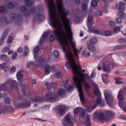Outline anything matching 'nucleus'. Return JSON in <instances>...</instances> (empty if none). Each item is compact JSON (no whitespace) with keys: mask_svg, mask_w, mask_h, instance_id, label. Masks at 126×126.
<instances>
[{"mask_svg":"<svg viewBox=\"0 0 126 126\" xmlns=\"http://www.w3.org/2000/svg\"><path fill=\"white\" fill-rule=\"evenodd\" d=\"M10 84H11V87L12 88L15 89L17 87V83L15 80L9 81L5 82L4 83L2 84L1 85L3 88H5L6 87L8 86Z\"/></svg>","mask_w":126,"mask_h":126,"instance_id":"nucleus-8","label":"nucleus"},{"mask_svg":"<svg viewBox=\"0 0 126 126\" xmlns=\"http://www.w3.org/2000/svg\"><path fill=\"white\" fill-rule=\"evenodd\" d=\"M0 66L1 67L3 71L5 72L8 71L10 67L8 65H6V63H4L0 65Z\"/></svg>","mask_w":126,"mask_h":126,"instance_id":"nucleus-13","label":"nucleus"},{"mask_svg":"<svg viewBox=\"0 0 126 126\" xmlns=\"http://www.w3.org/2000/svg\"><path fill=\"white\" fill-rule=\"evenodd\" d=\"M9 31V30L8 29H6L4 30L2 36L1 38L2 39H4L6 38L8 34Z\"/></svg>","mask_w":126,"mask_h":126,"instance_id":"nucleus-19","label":"nucleus"},{"mask_svg":"<svg viewBox=\"0 0 126 126\" xmlns=\"http://www.w3.org/2000/svg\"><path fill=\"white\" fill-rule=\"evenodd\" d=\"M65 119L68 125H70V126H72L73 123L71 121L70 114V113H68L65 117Z\"/></svg>","mask_w":126,"mask_h":126,"instance_id":"nucleus-11","label":"nucleus"},{"mask_svg":"<svg viewBox=\"0 0 126 126\" xmlns=\"http://www.w3.org/2000/svg\"><path fill=\"white\" fill-rule=\"evenodd\" d=\"M13 40V37L10 36H9L7 42L8 44H10L12 42Z\"/></svg>","mask_w":126,"mask_h":126,"instance_id":"nucleus-39","label":"nucleus"},{"mask_svg":"<svg viewBox=\"0 0 126 126\" xmlns=\"http://www.w3.org/2000/svg\"><path fill=\"white\" fill-rule=\"evenodd\" d=\"M103 34L102 35L105 36H109L112 35L111 32L110 31H107L105 32H103Z\"/></svg>","mask_w":126,"mask_h":126,"instance_id":"nucleus-28","label":"nucleus"},{"mask_svg":"<svg viewBox=\"0 0 126 126\" xmlns=\"http://www.w3.org/2000/svg\"><path fill=\"white\" fill-rule=\"evenodd\" d=\"M26 9L27 8L26 6H22L21 7V10L22 12H24L26 10Z\"/></svg>","mask_w":126,"mask_h":126,"instance_id":"nucleus-62","label":"nucleus"},{"mask_svg":"<svg viewBox=\"0 0 126 126\" xmlns=\"http://www.w3.org/2000/svg\"><path fill=\"white\" fill-rule=\"evenodd\" d=\"M121 31V29L119 27H116L114 29V32L118 33L119 32Z\"/></svg>","mask_w":126,"mask_h":126,"instance_id":"nucleus-46","label":"nucleus"},{"mask_svg":"<svg viewBox=\"0 0 126 126\" xmlns=\"http://www.w3.org/2000/svg\"><path fill=\"white\" fill-rule=\"evenodd\" d=\"M25 2H26V5L27 6H30L33 3V1H29V0H24Z\"/></svg>","mask_w":126,"mask_h":126,"instance_id":"nucleus-30","label":"nucleus"},{"mask_svg":"<svg viewBox=\"0 0 126 126\" xmlns=\"http://www.w3.org/2000/svg\"><path fill=\"white\" fill-rule=\"evenodd\" d=\"M55 39L54 36L53 35H51L49 37V40L50 42H52Z\"/></svg>","mask_w":126,"mask_h":126,"instance_id":"nucleus-47","label":"nucleus"},{"mask_svg":"<svg viewBox=\"0 0 126 126\" xmlns=\"http://www.w3.org/2000/svg\"><path fill=\"white\" fill-rule=\"evenodd\" d=\"M17 53L16 52L14 53L12 56V58L13 60H15L16 59L17 56Z\"/></svg>","mask_w":126,"mask_h":126,"instance_id":"nucleus-52","label":"nucleus"},{"mask_svg":"<svg viewBox=\"0 0 126 126\" xmlns=\"http://www.w3.org/2000/svg\"><path fill=\"white\" fill-rule=\"evenodd\" d=\"M86 123L87 125H89L91 123L90 117H89V114H87V115L86 120Z\"/></svg>","mask_w":126,"mask_h":126,"instance_id":"nucleus-21","label":"nucleus"},{"mask_svg":"<svg viewBox=\"0 0 126 126\" xmlns=\"http://www.w3.org/2000/svg\"><path fill=\"white\" fill-rule=\"evenodd\" d=\"M14 6L13 3L11 2H9L8 3L7 6L10 9L12 8Z\"/></svg>","mask_w":126,"mask_h":126,"instance_id":"nucleus-45","label":"nucleus"},{"mask_svg":"<svg viewBox=\"0 0 126 126\" xmlns=\"http://www.w3.org/2000/svg\"><path fill=\"white\" fill-rule=\"evenodd\" d=\"M115 115L114 112L110 110H107L106 112V121H108L113 118Z\"/></svg>","mask_w":126,"mask_h":126,"instance_id":"nucleus-9","label":"nucleus"},{"mask_svg":"<svg viewBox=\"0 0 126 126\" xmlns=\"http://www.w3.org/2000/svg\"><path fill=\"white\" fill-rule=\"evenodd\" d=\"M40 101V98L39 97H37V98H36L34 100H32V102L33 103H35L36 102L39 101Z\"/></svg>","mask_w":126,"mask_h":126,"instance_id":"nucleus-49","label":"nucleus"},{"mask_svg":"<svg viewBox=\"0 0 126 126\" xmlns=\"http://www.w3.org/2000/svg\"><path fill=\"white\" fill-rule=\"evenodd\" d=\"M82 108L80 107L76 108L74 110V114H76L79 113V111H81Z\"/></svg>","mask_w":126,"mask_h":126,"instance_id":"nucleus-27","label":"nucleus"},{"mask_svg":"<svg viewBox=\"0 0 126 126\" xmlns=\"http://www.w3.org/2000/svg\"><path fill=\"white\" fill-rule=\"evenodd\" d=\"M26 85L25 84H23L21 85L22 89V93H24L25 92V88Z\"/></svg>","mask_w":126,"mask_h":126,"instance_id":"nucleus-55","label":"nucleus"},{"mask_svg":"<svg viewBox=\"0 0 126 126\" xmlns=\"http://www.w3.org/2000/svg\"><path fill=\"white\" fill-rule=\"evenodd\" d=\"M48 35V33L47 32H45L43 34V37L44 38H46L47 37Z\"/></svg>","mask_w":126,"mask_h":126,"instance_id":"nucleus-59","label":"nucleus"},{"mask_svg":"<svg viewBox=\"0 0 126 126\" xmlns=\"http://www.w3.org/2000/svg\"><path fill=\"white\" fill-rule=\"evenodd\" d=\"M11 99L9 97L5 98L4 102L6 104H9L10 103L11 101Z\"/></svg>","mask_w":126,"mask_h":126,"instance_id":"nucleus-35","label":"nucleus"},{"mask_svg":"<svg viewBox=\"0 0 126 126\" xmlns=\"http://www.w3.org/2000/svg\"><path fill=\"white\" fill-rule=\"evenodd\" d=\"M54 57L56 58H58L59 57V52L57 50H55L53 53Z\"/></svg>","mask_w":126,"mask_h":126,"instance_id":"nucleus-32","label":"nucleus"},{"mask_svg":"<svg viewBox=\"0 0 126 126\" xmlns=\"http://www.w3.org/2000/svg\"><path fill=\"white\" fill-rule=\"evenodd\" d=\"M63 90L62 89H60L58 91V94H63Z\"/></svg>","mask_w":126,"mask_h":126,"instance_id":"nucleus-63","label":"nucleus"},{"mask_svg":"<svg viewBox=\"0 0 126 126\" xmlns=\"http://www.w3.org/2000/svg\"><path fill=\"white\" fill-rule=\"evenodd\" d=\"M87 19L89 22L91 23L92 22L93 18L92 16H89L87 18Z\"/></svg>","mask_w":126,"mask_h":126,"instance_id":"nucleus-54","label":"nucleus"},{"mask_svg":"<svg viewBox=\"0 0 126 126\" xmlns=\"http://www.w3.org/2000/svg\"><path fill=\"white\" fill-rule=\"evenodd\" d=\"M23 51V48L21 47H18L17 49V52L18 53H21Z\"/></svg>","mask_w":126,"mask_h":126,"instance_id":"nucleus-53","label":"nucleus"},{"mask_svg":"<svg viewBox=\"0 0 126 126\" xmlns=\"http://www.w3.org/2000/svg\"><path fill=\"white\" fill-rule=\"evenodd\" d=\"M60 16L67 34L63 28L59 16H49V24L51 26L56 29L53 31V33L57 36L58 41L62 46V49L64 52L66 57L69 61L65 63V66L67 68H72L73 72L75 74H78V71L75 59L70 51L68 53H66L65 46H67L68 48L69 47V41L73 49L74 54L77 57L78 56V50L76 48V42L73 40V34L70 26V21L67 16Z\"/></svg>","mask_w":126,"mask_h":126,"instance_id":"nucleus-1","label":"nucleus"},{"mask_svg":"<svg viewBox=\"0 0 126 126\" xmlns=\"http://www.w3.org/2000/svg\"><path fill=\"white\" fill-rule=\"evenodd\" d=\"M81 111V116L83 118H84L85 116L86 111L83 108H82Z\"/></svg>","mask_w":126,"mask_h":126,"instance_id":"nucleus-34","label":"nucleus"},{"mask_svg":"<svg viewBox=\"0 0 126 126\" xmlns=\"http://www.w3.org/2000/svg\"><path fill=\"white\" fill-rule=\"evenodd\" d=\"M50 84L51 85V87L52 88H54L55 87L57 86L56 83L53 82H51Z\"/></svg>","mask_w":126,"mask_h":126,"instance_id":"nucleus-64","label":"nucleus"},{"mask_svg":"<svg viewBox=\"0 0 126 126\" xmlns=\"http://www.w3.org/2000/svg\"><path fill=\"white\" fill-rule=\"evenodd\" d=\"M5 9L3 6H1L0 7V12L1 13H4L5 11Z\"/></svg>","mask_w":126,"mask_h":126,"instance_id":"nucleus-60","label":"nucleus"},{"mask_svg":"<svg viewBox=\"0 0 126 126\" xmlns=\"http://www.w3.org/2000/svg\"><path fill=\"white\" fill-rule=\"evenodd\" d=\"M93 116L94 119H98L102 123H104L105 121H106V116L104 114L101 112H96L94 113Z\"/></svg>","mask_w":126,"mask_h":126,"instance_id":"nucleus-5","label":"nucleus"},{"mask_svg":"<svg viewBox=\"0 0 126 126\" xmlns=\"http://www.w3.org/2000/svg\"><path fill=\"white\" fill-rule=\"evenodd\" d=\"M96 74L94 71H93L91 75V78H95L96 76Z\"/></svg>","mask_w":126,"mask_h":126,"instance_id":"nucleus-61","label":"nucleus"},{"mask_svg":"<svg viewBox=\"0 0 126 126\" xmlns=\"http://www.w3.org/2000/svg\"><path fill=\"white\" fill-rule=\"evenodd\" d=\"M125 40L124 39L121 38L118 39V41L119 43H122L125 42Z\"/></svg>","mask_w":126,"mask_h":126,"instance_id":"nucleus-57","label":"nucleus"},{"mask_svg":"<svg viewBox=\"0 0 126 126\" xmlns=\"http://www.w3.org/2000/svg\"><path fill=\"white\" fill-rule=\"evenodd\" d=\"M16 70V68L15 66L11 67L10 70V73L12 74L15 73Z\"/></svg>","mask_w":126,"mask_h":126,"instance_id":"nucleus-38","label":"nucleus"},{"mask_svg":"<svg viewBox=\"0 0 126 126\" xmlns=\"http://www.w3.org/2000/svg\"><path fill=\"white\" fill-rule=\"evenodd\" d=\"M31 105V103L30 102L26 101L25 103L18 104L17 106L20 108H25L29 107Z\"/></svg>","mask_w":126,"mask_h":126,"instance_id":"nucleus-10","label":"nucleus"},{"mask_svg":"<svg viewBox=\"0 0 126 126\" xmlns=\"http://www.w3.org/2000/svg\"><path fill=\"white\" fill-rule=\"evenodd\" d=\"M34 64V63L33 62H29L27 63V67L28 68H30L32 67Z\"/></svg>","mask_w":126,"mask_h":126,"instance_id":"nucleus-33","label":"nucleus"},{"mask_svg":"<svg viewBox=\"0 0 126 126\" xmlns=\"http://www.w3.org/2000/svg\"><path fill=\"white\" fill-rule=\"evenodd\" d=\"M119 5L118 8L119 10H124L125 9V4L124 2L122 1H120L119 3Z\"/></svg>","mask_w":126,"mask_h":126,"instance_id":"nucleus-18","label":"nucleus"},{"mask_svg":"<svg viewBox=\"0 0 126 126\" xmlns=\"http://www.w3.org/2000/svg\"><path fill=\"white\" fill-rule=\"evenodd\" d=\"M108 24L110 26H115V23L113 21L110 20Z\"/></svg>","mask_w":126,"mask_h":126,"instance_id":"nucleus-40","label":"nucleus"},{"mask_svg":"<svg viewBox=\"0 0 126 126\" xmlns=\"http://www.w3.org/2000/svg\"><path fill=\"white\" fill-rule=\"evenodd\" d=\"M45 85L47 89L49 90H51V86L50 83L48 82H47L45 83Z\"/></svg>","mask_w":126,"mask_h":126,"instance_id":"nucleus-36","label":"nucleus"},{"mask_svg":"<svg viewBox=\"0 0 126 126\" xmlns=\"http://www.w3.org/2000/svg\"><path fill=\"white\" fill-rule=\"evenodd\" d=\"M87 47L92 52L96 50L95 46L91 43L88 44Z\"/></svg>","mask_w":126,"mask_h":126,"instance_id":"nucleus-17","label":"nucleus"},{"mask_svg":"<svg viewBox=\"0 0 126 126\" xmlns=\"http://www.w3.org/2000/svg\"><path fill=\"white\" fill-rule=\"evenodd\" d=\"M10 17L12 20H14L17 17V16L15 14H12L10 16Z\"/></svg>","mask_w":126,"mask_h":126,"instance_id":"nucleus-51","label":"nucleus"},{"mask_svg":"<svg viewBox=\"0 0 126 126\" xmlns=\"http://www.w3.org/2000/svg\"><path fill=\"white\" fill-rule=\"evenodd\" d=\"M118 15L119 16L121 17L122 18H125V14L124 12L122 11H120L118 13Z\"/></svg>","mask_w":126,"mask_h":126,"instance_id":"nucleus-26","label":"nucleus"},{"mask_svg":"<svg viewBox=\"0 0 126 126\" xmlns=\"http://www.w3.org/2000/svg\"><path fill=\"white\" fill-rule=\"evenodd\" d=\"M10 50V49L8 48V47H4L2 49V52L4 53H5L6 52L9 51Z\"/></svg>","mask_w":126,"mask_h":126,"instance_id":"nucleus-42","label":"nucleus"},{"mask_svg":"<svg viewBox=\"0 0 126 126\" xmlns=\"http://www.w3.org/2000/svg\"><path fill=\"white\" fill-rule=\"evenodd\" d=\"M60 107L61 109L59 110V113L61 115H63L65 112V110L64 109L65 108V105H63L60 106Z\"/></svg>","mask_w":126,"mask_h":126,"instance_id":"nucleus-15","label":"nucleus"},{"mask_svg":"<svg viewBox=\"0 0 126 126\" xmlns=\"http://www.w3.org/2000/svg\"><path fill=\"white\" fill-rule=\"evenodd\" d=\"M39 47L38 46H36L33 49V50L34 52L35 53L37 52L39 50Z\"/></svg>","mask_w":126,"mask_h":126,"instance_id":"nucleus-50","label":"nucleus"},{"mask_svg":"<svg viewBox=\"0 0 126 126\" xmlns=\"http://www.w3.org/2000/svg\"><path fill=\"white\" fill-rule=\"evenodd\" d=\"M90 31L92 33L98 35H101L103 34L102 31H99L97 28L91 29Z\"/></svg>","mask_w":126,"mask_h":126,"instance_id":"nucleus-12","label":"nucleus"},{"mask_svg":"<svg viewBox=\"0 0 126 126\" xmlns=\"http://www.w3.org/2000/svg\"><path fill=\"white\" fill-rule=\"evenodd\" d=\"M102 69L105 72L108 73L115 66V63L108 56L105 57L103 59Z\"/></svg>","mask_w":126,"mask_h":126,"instance_id":"nucleus-3","label":"nucleus"},{"mask_svg":"<svg viewBox=\"0 0 126 126\" xmlns=\"http://www.w3.org/2000/svg\"><path fill=\"white\" fill-rule=\"evenodd\" d=\"M104 95L107 104L110 107H112V104L115 101V99L113 98V95L110 93L108 90H105V91Z\"/></svg>","mask_w":126,"mask_h":126,"instance_id":"nucleus-4","label":"nucleus"},{"mask_svg":"<svg viewBox=\"0 0 126 126\" xmlns=\"http://www.w3.org/2000/svg\"><path fill=\"white\" fill-rule=\"evenodd\" d=\"M4 107V108L3 109L2 108H0V114L7 110L8 107L7 106H5Z\"/></svg>","mask_w":126,"mask_h":126,"instance_id":"nucleus-25","label":"nucleus"},{"mask_svg":"<svg viewBox=\"0 0 126 126\" xmlns=\"http://www.w3.org/2000/svg\"><path fill=\"white\" fill-rule=\"evenodd\" d=\"M54 76L56 78H60L62 77V73L60 72H57L56 74H54Z\"/></svg>","mask_w":126,"mask_h":126,"instance_id":"nucleus-23","label":"nucleus"},{"mask_svg":"<svg viewBox=\"0 0 126 126\" xmlns=\"http://www.w3.org/2000/svg\"><path fill=\"white\" fill-rule=\"evenodd\" d=\"M97 41V38L95 37H93L90 40V43L93 45H95L96 44Z\"/></svg>","mask_w":126,"mask_h":126,"instance_id":"nucleus-22","label":"nucleus"},{"mask_svg":"<svg viewBox=\"0 0 126 126\" xmlns=\"http://www.w3.org/2000/svg\"><path fill=\"white\" fill-rule=\"evenodd\" d=\"M122 92V91H120L119 92L118 95V99L120 100H123L124 97L123 94H121Z\"/></svg>","mask_w":126,"mask_h":126,"instance_id":"nucleus-20","label":"nucleus"},{"mask_svg":"<svg viewBox=\"0 0 126 126\" xmlns=\"http://www.w3.org/2000/svg\"><path fill=\"white\" fill-rule=\"evenodd\" d=\"M23 74L20 71H18L16 74V77L19 83H21L22 81L21 79L23 77Z\"/></svg>","mask_w":126,"mask_h":126,"instance_id":"nucleus-14","label":"nucleus"},{"mask_svg":"<svg viewBox=\"0 0 126 126\" xmlns=\"http://www.w3.org/2000/svg\"><path fill=\"white\" fill-rule=\"evenodd\" d=\"M83 56L86 57H89L90 56V53L87 50L84 51L82 53Z\"/></svg>","mask_w":126,"mask_h":126,"instance_id":"nucleus-29","label":"nucleus"},{"mask_svg":"<svg viewBox=\"0 0 126 126\" xmlns=\"http://www.w3.org/2000/svg\"><path fill=\"white\" fill-rule=\"evenodd\" d=\"M122 19L121 18H118L115 19V22L117 24H120L122 22Z\"/></svg>","mask_w":126,"mask_h":126,"instance_id":"nucleus-37","label":"nucleus"},{"mask_svg":"<svg viewBox=\"0 0 126 126\" xmlns=\"http://www.w3.org/2000/svg\"><path fill=\"white\" fill-rule=\"evenodd\" d=\"M95 13L97 16H101L103 14L102 12L100 11H95Z\"/></svg>","mask_w":126,"mask_h":126,"instance_id":"nucleus-48","label":"nucleus"},{"mask_svg":"<svg viewBox=\"0 0 126 126\" xmlns=\"http://www.w3.org/2000/svg\"><path fill=\"white\" fill-rule=\"evenodd\" d=\"M81 6L82 9L83 10H86L87 8V5L85 3H83Z\"/></svg>","mask_w":126,"mask_h":126,"instance_id":"nucleus-43","label":"nucleus"},{"mask_svg":"<svg viewBox=\"0 0 126 126\" xmlns=\"http://www.w3.org/2000/svg\"><path fill=\"white\" fill-rule=\"evenodd\" d=\"M0 58L2 60H4L7 58V56L5 54H3L0 56Z\"/></svg>","mask_w":126,"mask_h":126,"instance_id":"nucleus-41","label":"nucleus"},{"mask_svg":"<svg viewBox=\"0 0 126 126\" xmlns=\"http://www.w3.org/2000/svg\"><path fill=\"white\" fill-rule=\"evenodd\" d=\"M108 76V74L105 73L103 74L101 76L102 80L104 83H106L107 81Z\"/></svg>","mask_w":126,"mask_h":126,"instance_id":"nucleus-16","label":"nucleus"},{"mask_svg":"<svg viewBox=\"0 0 126 126\" xmlns=\"http://www.w3.org/2000/svg\"><path fill=\"white\" fill-rule=\"evenodd\" d=\"M93 86L94 88V94L99 96V97L97 98L96 100V102L98 105H99L101 103L102 98L101 96V94L99 88L97 85L95 83L93 84Z\"/></svg>","mask_w":126,"mask_h":126,"instance_id":"nucleus-7","label":"nucleus"},{"mask_svg":"<svg viewBox=\"0 0 126 126\" xmlns=\"http://www.w3.org/2000/svg\"><path fill=\"white\" fill-rule=\"evenodd\" d=\"M126 47L125 45H118L116 46H115L114 47V48L116 49H123L125 48Z\"/></svg>","mask_w":126,"mask_h":126,"instance_id":"nucleus-24","label":"nucleus"},{"mask_svg":"<svg viewBox=\"0 0 126 126\" xmlns=\"http://www.w3.org/2000/svg\"><path fill=\"white\" fill-rule=\"evenodd\" d=\"M73 87L72 86H69L68 88V91L69 92H72L73 90Z\"/></svg>","mask_w":126,"mask_h":126,"instance_id":"nucleus-56","label":"nucleus"},{"mask_svg":"<svg viewBox=\"0 0 126 126\" xmlns=\"http://www.w3.org/2000/svg\"><path fill=\"white\" fill-rule=\"evenodd\" d=\"M92 108H90L87 107L86 108V110L87 112L88 113H91L92 111Z\"/></svg>","mask_w":126,"mask_h":126,"instance_id":"nucleus-58","label":"nucleus"},{"mask_svg":"<svg viewBox=\"0 0 126 126\" xmlns=\"http://www.w3.org/2000/svg\"><path fill=\"white\" fill-rule=\"evenodd\" d=\"M58 99L57 95L52 92L47 93L45 97L46 101H48L50 102L57 101Z\"/></svg>","mask_w":126,"mask_h":126,"instance_id":"nucleus-6","label":"nucleus"},{"mask_svg":"<svg viewBox=\"0 0 126 126\" xmlns=\"http://www.w3.org/2000/svg\"><path fill=\"white\" fill-rule=\"evenodd\" d=\"M90 78L86 73L83 74L81 72H78L75 74L73 77L74 84L77 87L81 101L83 102L84 101L82 83L85 80V79H88Z\"/></svg>","mask_w":126,"mask_h":126,"instance_id":"nucleus-2","label":"nucleus"},{"mask_svg":"<svg viewBox=\"0 0 126 126\" xmlns=\"http://www.w3.org/2000/svg\"><path fill=\"white\" fill-rule=\"evenodd\" d=\"M91 5L93 7H95L97 5V1L95 0H93L91 2Z\"/></svg>","mask_w":126,"mask_h":126,"instance_id":"nucleus-44","label":"nucleus"},{"mask_svg":"<svg viewBox=\"0 0 126 126\" xmlns=\"http://www.w3.org/2000/svg\"><path fill=\"white\" fill-rule=\"evenodd\" d=\"M45 74L48 75L50 73V67L48 66L46 67L45 68Z\"/></svg>","mask_w":126,"mask_h":126,"instance_id":"nucleus-31","label":"nucleus"}]
</instances>
